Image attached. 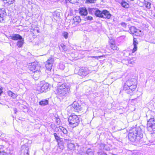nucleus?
Masks as SVG:
<instances>
[{"label":"nucleus","mask_w":155,"mask_h":155,"mask_svg":"<svg viewBox=\"0 0 155 155\" xmlns=\"http://www.w3.org/2000/svg\"><path fill=\"white\" fill-rule=\"evenodd\" d=\"M58 87H59V90H60L61 88L63 89L64 90H65V88H70L69 86V85H67L66 83H64L62 84H58Z\"/></svg>","instance_id":"aec40b11"},{"label":"nucleus","mask_w":155,"mask_h":155,"mask_svg":"<svg viewBox=\"0 0 155 155\" xmlns=\"http://www.w3.org/2000/svg\"><path fill=\"white\" fill-rule=\"evenodd\" d=\"M65 90L61 88L60 90H59V87H58L57 89V93L60 95L61 96H64L67 93H68L70 90V88H65Z\"/></svg>","instance_id":"1a4fd4ad"},{"label":"nucleus","mask_w":155,"mask_h":155,"mask_svg":"<svg viewBox=\"0 0 155 155\" xmlns=\"http://www.w3.org/2000/svg\"><path fill=\"white\" fill-rule=\"evenodd\" d=\"M120 24L124 28H126L127 27V24L125 22H122Z\"/></svg>","instance_id":"79ce46f5"},{"label":"nucleus","mask_w":155,"mask_h":155,"mask_svg":"<svg viewBox=\"0 0 155 155\" xmlns=\"http://www.w3.org/2000/svg\"><path fill=\"white\" fill-rule=\"evenodd\" d=\"M110 45H112L115 44L114 40L113 39H111L109 41Z\"/></svg>","instance_id":"a19ab883"},{"label":"nucleus","mask_w":155,"mask_h":155,"mask_svg":"<svg viewBox=\"0 0 155 155\" xmlns=\"http://www.w3.org/2000/svg\"><path fill=\"white\" fill-rule=\"evenodd\" d=\"M99 155H107V154L104 152H101L100 153V154Z\"/></svg>","instance_id":"603ef678"},{"label":"nucleus","mask_w":155,"mask_h":155,"mask_svg":"<svg viewBox=\"0 0 155 155\" xmlns=\"http://www.w3.org/2000/svg\"><path fill=\"white\" fill-rule=\"evenodd\" d=\"M6 13L5 8H0V23H4L5 22Z\"/></svg>","instance_id":"9d476101"},{"label":"nucleus","mask_w":155,"mask_h":155,"mask_svg":"<svg viewBox=\"0 0 155 155\" xmlns=\"http://www.w3.org/2000/svg\"><path fill=\"white\" fill-rule=\"evenodd\" d=\"M110 46L111 48L114 51L118 50V48L117 47L116 45L115 44H114L112 45H110Z\"/></svg>","instance_id":"f704fd0d"},{"label":"nucleus","mask_w":155,"mask_h":155,"mask_svg":"<svg viewBox=\"0 0 155 155\" xmlns=\"http://www.w3.org/2000/svg\"><path fill=\"white\" fill-rule=\"evenodd\" d=\"M120 4L124 8H128L129 7V4L125 1H122Z\"/></svg>","instance_id":"bb28decb"},{"label":"nucleus","mask_w":155,"mask_h":155,"mask_svg":"<svg viewBox=\"0 0 155 155\" xmlns=\"http://www.w3.org/2000/svg\"><path fill=\"white\" fill-rule=\"evenodd\" d=\"M55 127V125L54 124H51V127L52 129L54 128Z\"/></svg>","instance_id":"de8ad7c7"},{"label":"nucleus","mask_w":155,"mask_h":155,"mask_svg":"<svg viewBox=\"0 0 155 155\" xmlns=\"http://www.w3.org/2000/svg\"><path fill=\"white\" fill-rule=\"evenodd\" d=\"M3 92V91H2V87L0 86V95H1Z\"/></svg>","instance_id":"3c124183"},{"label":"nucleus","mask_w":155,"mask_h":155,"mask_svg":"<svg viewBox=\"0 0 155 155\" xmlns=\"http://www.w3.org/2000/svg\"><path fill=\"white\" fill-rule=\"evenodd\" d=\"M59 128L63 134H67L68 133V131L66 128L61 126L59 127Z\"/></svg>","instance_id":"7c9ffc66"},{"label":"nucleus","mask_w":155,"mask_h":155,"mask_svg":"<svg viewBox=\"0 0 155 155\" xmlns=\"http://www.w3.org/2000/svg\"><path fill=\"white\" fill-rule=\"evenodd\" d=\"M102 12L103 17H102V18L109 19H110L112 16L109 12L106 10H103Z\"/></svg>","instance_id":"f8f14e48"},{"label":"nucleus","mask_w":155,"mask_h":155,"mask_svg":"<svg viewBox=\"0 0 155 155\" xmlns=\"http://www.w3.org/2000/svg\"><path fill=\"white\" fill-rule=\"evenodd\" d=\"M54 137L56 141L58 143L59 142H62V138H61L60 137L58 136L57 134L56 133H54L53 134Z\"/></svg>","instance_id":"5701e85b"},{"label":"nucleus","mask_w":155,"mask_h":155,"mask_svg":"<svg viewBox=\"0 0 155 155\" xmlns=\"http://www.w3.org/2000/svg\"><path fill=\"white\" fill-rule=\"evenodd\" d=\"M72 109L74 111L78 112L82 109L81 105L77 102L74 101L72 104Z\"/></svg>","instance_id":"0eeeda50"},{"label":"nucleus","mask_w":155,"mask_h":155,"mask_svg":"<svg viewBox=\"0 0 155 155\" xmlns=\"http://www.w3.org/2000/svg\"><path fill=\"white\" fill-rule=\"evenodd\" d=\"M151 4L149 2H145L144 4V5L147 8L149 9L151 8Z\"/></svg>","instance_id":"72a5a7b5"},{"label":"nucleus","mask_w":155,"mask_h":155,"mask_svg":"<svg viewBox=\"0 0 155 155\" xmlns=\"http://www.w3.org/2000/svg\"><path fill=\"white\" fill-rule=\"evenodd\" d=\"M8 95L12 97L13 98H15L17 96V95L13 93L10 91H8Z\"/></svg>","instance_id":"b1692460"},{"label":"nucleus","mask_w":155,"mask_h":155,"mask_svg":"<svg viewBox=\"0 0 155 155\" xmlns=\"http://www.w3.org/2000/svg\"><path fill=\"white\" fill-rule=\"evenodd\" d=\"M5 2V1L6 2H5L6 3H8V5H9L12 4L15 2V0H2Z\"/></svg>","instance_id":"473e14b6"},{"label":"nucleus","mask_w":155,"mask_h":155,"mask_svg":"<svg viewBox=\"0 0 155 155\" xmlns=\"http://www.w3.org/2000/svg\"><path fill=\"white\" fill-rule=\"evenodd\" d=\"M138 42L137 39L135 38H134L133 43L134 48L133 49V52H134L136 51L137 49V45L138 44Z\"/></svg>","instance_id":"f3484780"},{"label":"nucleus","mask_w":155,"mask_h":155,"mask_svg":"<svg viewBox=\"0 0 155 155\" xmlns=\"http://www.w3.org/2000/svg\"><path fill=\"white\" fill-rule=\"evenodd\" d=\"M68 147L71 150H74V145L71 142L68 144Z\"/></svg>","instance_id":"2f4dec72"},{"label":"nucleus","mask_w":155,"mask_h":155,"mask_svg":"<svg viewBox=\"0 0 155 155\" xmlns=\"http://www.w3.org/2000/svg\"><path fill=\"white\" fill-rule=\"evenodd\" d=\"M102 13V11H100L97 8L94 15L96 17L102 18V17H103Z\"/></svg>","instance_id":"6ab92c4d"},{"label":"nucleus","mask_w":155,"mask_h":155,"mask_svg":"<svg viewBox=\"0 0 155 155\" xmlns=\"http://www.w3.org/2000/svg\"><path fill=\"white\" fill-rule=\"evenodd\" d=\"M136 60L135 58H133L132 59H130L129 61V63L131 64H134L135 63V61Z\"/></svg>","instance_id":"58836bf2"},{"label":"nucleus","mask_w":155,"mask_h":155,"mask_svg":"<svg viewBox=\"0 0 155 155\" xmlns=\"http://www.w3.org/2000/svg\"><path fill=\"white\" fill-rule=\"evenodd\" d=\"M59 48L60 50L62 51H65L67 50V48L66 45L63 43L60 44L58 45Z\"/></svg>","instance_id":"a211bd4d"},{"label":"nucleus","mask_w":155,"mask_h":155,"mask_svg":"<svg viewBox=\"0 0 155 155\" xmlns=\"http://www.w3.org/2000/svg\"><path fill=\"white\" fill-rule=\"evenodd\" d=\"M30 70L32 71L33 72L34 71H38V70L40 69V68L36 63L35 62H33L31 63V65L29 67Z\"/></svg>","instance_id":"9b49d317"},{"label":"nucleus","mask_w":155,"mask_h":155,"mask_svg":"<svg viewBox=\"0 0 155 155\" xmlns=\"http://www.w3.org/2000/svg\"><path fill=\"white\" fill-rule=\"evenodd\" d=\"M41 74V71L40 69L38 71H33L32 73V76L33 78L35 80H37L38 78L40 76Z\"/></svg>","instance_id":"ddd939ff"},{"label":"nucleus","mask_w":155,"mask_h":155,"mask_svg":"<svg viewBox=\"0 0 155 155\" xmlns=\"http://www.w3.org/2000/svg\"><path fill=\"white\" fill-rule=\"evenodd\" d=\"M78 73V75L83 77L87 75L89 73V71L87 68L82 67L79 69Z\"/></svg>","instance_id":"6e6552de"},{"label":"nucleus","mask_w":155,"mask_h":155,"mask_svg":"<svg viewBox=\"0 0 155 155\" xmlns=\"http://www.w3.org/2000/svg\"><path fill=\"white\" fill-rule=\"evenodd\" d=\"M80 21L81 19L79 16H76L74 17L73 19V22L74 24V25H77Z\"/></svg>","instance_id":"dca6fc26"},{"label":"nucleus","mask_w":155,"mask_h":155,"mask_svg":"<svg viewBox=\"0 0 155 155\" xmlns=\"http://www.w3.org/2000/svg\"><path fill=\"white\" fill-rule=\"evenodd\" d=\"M51 85L45 82H41L40 84L37 86V90L41 92H46L50 90Z\"/></svg>","instance_id":"20e7f679"},{"label":"nucleus","mask_w":155,"mask_h":155,"mask_svg":"<svg viewBox=\"0 0 155 155\" xmlns=\"http://www.w3.org/2000/svg\"><path fill=\"white\" fill-rule=\"evenodd\" d=\"M137 29L136 27L134 26H131L130 28V33L132 34H134Z\"/></svg>","instance_id":"cd10ccee"},{"label":"nucleus","mask_w":155,"mask_h":155,"mask_svg":"<svg viewBox=\"0 0 155 155\" xmlns=\"http://www.w3.org/2000/svg\"><path fill=\"white\" fill-rule=\"evenodd\" d=\"M96 9V8H89L88 9L89 13L91 15L95 14Z\"/></svg>","instance_id":"a878e982"},{"label":"nucleus","mask_w":155,"mask_h":155,"mask_svg":"<svg viewBox=\"0 0 155 155\" xmlns=\"http://www.w3.org/2000/svg\"><path fill=\"white\" fill-rule=\"evenodd\" d=\"M54 80L58 83H59V84L61 83V81H62V79L61 78L60 79H59V77H55L54 78Z\"/></svg>","instance_id":"e433bc0d"},{"label":"nucleus","mask_w":155,"mask_h":155,"mask_svg":"<svg viewBox=\"0 0 155 155\" xmlns=\"http://www.w3.org/2000/svg\"><path fill=\"white\" fill-rule=\"evenodd\" d=\"M93 18L91 16H88L87 17V20H93Z\"/></svg>","instance_id":"a18cd8bd"},{"label":"nucleus","mask_w":155,"mask_h":155,"mask_svg":"<svg viewBox=\"0 0 155 155\" xmlns=\"http://www.w3.org/2000/svg\"><path fill=\"white\" fill-rule=\"evenodd\" d=\"M135 35L138 36H140L143 35V32L141 30L137 29L134 33Z\"/></svg>","instance_id":"c756f323"},{"label":"nucleus","mask_w":155,"mask_h":155,"mask_svg":"<svg viewBox=\"0 0 155 155\" xmlns=\"http://www.w3.org/2000/svg\"><path fill=\"white\" fill-rule=\"evenodd\" d=\"M148 130L150 131L155 133V119L151 118L148 121L147 123Z\"/></svg>","instance_id":"39448f33"},{"label":"nucleus","mask_w":155,"mask_h":155,"mask_svg":"<svg viewBox=\"0 0 155 155\" xmlns=\"http://www.w3.org/2000/svg\"><path fill=\"white\" fill-rule=\"evenodd\" d=\"M24 39L22 38V39L18 40L17 42V45L18 48H21L22 46L24 43Z\"/></svg>","instance_id":"4be33fe9"},{"label":"nucleus","mask_w":155,"mask_h":155,"mask_svg":"<svg viewBox=\"0 0 155 155\" xmlns=\"http://www.w3.org/2000/svg\"><path fill=\"white\" fill-rule=\"evenodd\" d=\"M62 35L65 39H67L68 37V33L67 32L64 31Z\"/></svg>","instance_id":"4c0bfd02"},{"label":"nucleus","mask_w":155,"mask_h":155,"mask_svg":"<svg viewBox=\"0 0 155 155\" xmlns=\"http://www.w3.org/2000/svg\"><path fill=\"white\" fill-rule=\"evenodd\" d=\"M64 142L65 143H67L68 145L71 142V139L70 137H68V138L64 137Z\"/></svg>","instance_id":"c85d7f7f"},{"label":"nucleus","mask_w":155,"mask_h":155,"mask_svg":"<svg viewBox=\"0 0 155 155\" xmlns=\"http://www.w3.org/2000/svg\"><path fill=\"white\" fill-rule=\"evenodd\" d=\"M13 110L14 112V113L15 114H16L17 112V110L16 108H14L13 109Z\"/></svg>","instance_id":"8fccbe9b"},{"label":"nucleus","mask_w":155,"mask_h":155,"mask_svg":"<svg viewBox=\"0 0 155 155\" xmlns=\"http://www.w3.org/2000/svg\"><path fill=\"white\" fill-rule=\"evenodd\" d=\"M136 99V98H134V99H132V100L133 101H134Z\"/></svg>","instance_id":"864d4df0"},{"label":"nucleus","mask_w":155,"mask_h":155,"mask_svg":"<svg viewBox=\"0 0 155 155\" xmlns=\"http://www.w3.org/2000/svg\"><path fill=\"white\" fill-rule=\"evenodd\" d=\"M137 81L134 78L127 81L124 84L123 90L128 94H132L137 87Z\"/></svg>","instance_id":"f03ea898"},{"label":"nucleus","mask_w":155,"mask_h":155,"mask_svg":"<svg viewBox=\"0 0 155 155\" xmlns=\"http://www.w3.org/2000/svg\"><path fill=\"white\" fill-rule=\"evenodd\" d=\"M79 13L81 15L86 16L87 14V11L85 7H81L79 9Z\"/></svg>","instance_id":"2eb2a0df"},{"label":"nucleus","mask_w":155,"mask_h":155,"mask_svg":"<svg viewBox=\"0 0 155 155\" xmlns=\"http://www.w3.org/2000/svg\"><path fill=\"white\" fill-rule=\"evenodd\" d=\"M55 121L58 124H59L60 122V120L59 118L55 117Z\"/></svg>","instance_id":"37998d69"},{"label":"nucleus","mask_w":155,"mask_h":155,"mask_svg":"<svg viewBox=\"0 0 155 155\" xmlns=\"http://www.w3.org/2000/svg\"><path fill=\"white\" fill-rule=\"evenodd\" d=\"M68 121L70 126L74 127L78 125L80 122V120L77 115H72L69 117Z\"/></svg>","instance_id":"7ed1b4c3"},{"label":"nucleus","mask_w":155,"mask_h":155,"mask_svg":"<svg viewBox=\"0 0 155 155\" xmlns=\"http://www.w3.org/2000/svg\"><path fill=\"white\" fill-rule=\"evenodd\" d=\"M0 155H8V154L5 152H2L0 153Z\"/></svg>","instance_id":"09e8293b"},{"label":"nucleus","mask_w":155,"mask_h":155,"mask_svg":"<svg viewBox=\"0 0 155 155\" xmlns=\"http://www.w3.org/2000/svg\"><path fill=\"white\" fill-rule=\"evenodd\" d=\"M54 62V58L51 57L46 61L45 67L47 70L50 71L52 69Z\"/></svg>","instance_id":"423d86ee"},{"label":"nucleus","mask_w":155,"mask_h":155,"mask_svg":"<svg viewBox=\"0 0 155 155\" xmlns=\"http://www.w3.org/2000/svg\"><path fill=\"white\" fill-rule=\"evenodd\" d=\"M39 104L42 106H44L48 104V101L47 99H43L39 101Z\"/></svg>","instance_id":"412c9836"},{"label":"nucleus","mask_w":155,"mask_h":155,"mask_svg":"<svg viewBox=\"0 0 155 155\" xmlns=\"http://www.w3.org/2000/svg\"><path fill=\"white\" fill-rule=\"evenodd\" d=\"M65 68L64 65L62 63H59L58 68L60 69L61 70H63Z\"/></svg>","instance_id":"c9c22d12"},{"label":"nucleus","mask_w":155,"mask_h":155,"mask_svg":"<svg viewBox=\"0 0 155 155\" xmlns=\"http://www.w3.org/2000/svg\"><path fill=\"white\" fill-rule=\"evenodd\" d=\"M59 148L61 149V151L63 150L64 148V146L63 145H60V146H59Z\"/></svg>","instance_id":"49530a36"},{"label":"nucleus","mask_w":155,"mask_h":155,"mask_svg":"<svg viewBox=\"0 0 155 155\" xmlns=\"http://www.w3.org/2000/svg\"><path fill=\"white\" fill-rule=\"evenodd\" d=\"M83 155H94L93 150L90 148L88 149L86 151V153Z\"/></svg>","instance_id":"393cba45"},{"label":"nucleus","mask_w":155,"mask_h":155,"mask_svg":"<svg viewBox=\"0 0 155 155\" xmlns=\"http://www.w3.org/2000/svg\"><path fill=\"white\" fill-rule=\"evenodd\" d=\"M143 137L142 132L139 127L132 128L129 131L128 138L136 145H138L143 143Z\"/></svg>","instance_id":"f257e3e1"},{"label":"nucleus","mask_w":155,"mask_h":155,"mask_svg":"<svg viewBox=\"0 0 155 155\" xmlns=\"http://www.w3.org/2000/svg\"><path fill=\"white\" fill-rule=\"evenodd\" d=\"M97 0H86V2L87 3H92L95 2Z\"/></svg>","instance_id":"ea45409f"},{"label":"nucleus","mask_w":155,"mask_h":155,"mask_svg":"<svg viewBox=\"0 0 155 155\" xmlns=\"http://www.w3.org/2000/svg\"><path fill=\"white\" fill-rule=\"evenodd\" d=\"M10 39L14 40H19L22 39V37L18 34H14L10 36Z\"/></svg>","instance_id":"4468645a"},{"label":"nucleus","mask_w":155,"mask_h":155,"mask_svg":"<svg viewBox=\"0 0 155 155\" xmlns=\"http://www.w3.org/2000/svg\"><path fill=\"white\" fill-rule=\"evenodd\" d=\"M72 0H65V2L66 4H67L68 3H73L74 2H72Z\"/></svg>","instance_id":"c03bdc74"}]
</instances>
